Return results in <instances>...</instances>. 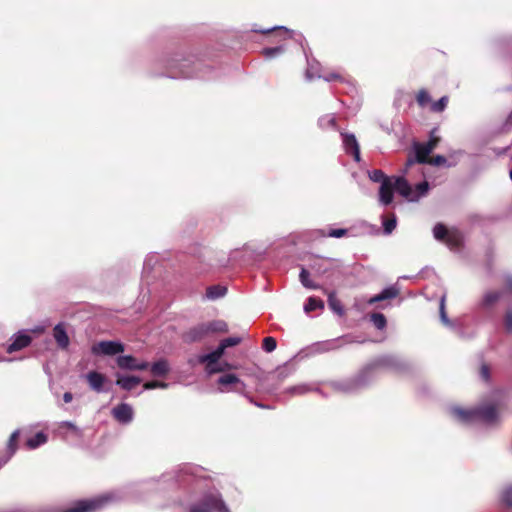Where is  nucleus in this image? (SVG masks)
I'll use <instances>...</instances> for the list:
<instances>
[{
    "label": "nucleus",
    "instance_id": "obj_26",
    "mask_svg": "<svg viewBox=\"0 0 512 512\" xmlns=\"http://www.w3.org/2000/svg\"><path fill=\"white\" fill-rule=\"evenodd\" d=\"M324 308V302L316 297H309L307 299V302L304 305V311L306 313H310L316 309H323Z\"/></svg>",
    "mask_w": 512,
    "mask_h": 512
},
{
    "label": "nucleus",
    "instance_id": "obj_30",
    "mask_svg": "<svg viewBox=\"0 0 512 512\" xmlns=\"http://www.w3.org/2000/svg\"><path fill=\"white\" fill-rule=\"evenodd\" d=\"M20 431L15 430L9 437L7 443V449L9 452V456H12L18 449V439H19Z\"/></svg>",
    "mask_w": 512,
    "mask_h": 512
},
{
    "label": "nucleus",
    "instance_id": "obj_21",
    "mask_svg": "<svg viewBox=\"0 0 512 512\" xmlns=\"http://www.w3.org/2000/svg\"><path fill=\"white\" fill-rule=\"evenodd\" d=\"M150 371L154 376H165L169 372V364L166 360L161 359L150 367Z\"/></svg>",
    "mask_w": 512,
    "mask_h": 512
},
{
    "label": "nucleus",
    "instance_id": "obj_28",
    "mask_svg": "<svg viewBox=\"0 0 512 512\" xmlns=\"http://www.w3.org/2000/svg\"><path fill=\"white\" fill-rule=\"evenodd\" d=\"M416 102L421 108L426 107L428 104L431 105L432 100L429 92L426 89H420L416 94Z\"/></svg>",
    "mask_w": 512,
    "mask_h": 512
},
{
    "label": "nucleus",
    "instance_id": "obj_7",
    "mask_svg": "<svg viewBox=\"0 0 512 512\" xmlns=\"http://www.w3.org/2000/svg\"><path fill=\"white\" fill-rule=\"evenodd\" d=\"M256 32H259L261 34H266V35H269L270 38H271V42H276V41H285L287 39H290L292 38V31L285 28V27H282V26H279V27H272V28H268V29H259V30H255Z\"/></svg>",
    "mask_w": 512,
    "mask_h": 512
},
{
    "label": "nucleus",
    "instance_id": "obj_9",
    "mask_svg": "<svg viewBox=\"0 0 512 512\" xmlns=\"http://www.w3.org/2000/svg\"><path fill=\"white\" fill-rule=\"evenodd\" d=\"M112 415L118 422L127 424L133 419V409L129 404L121 403L112 409Z\"/></svg>",
    "mask_w": 512,
    "mask_h": 512
},
{
    "label": "nucleus",
    "instance_id": "obj_3",
    "mask_svg": "<svg viewBox=\"0 0 512 512\" xmlns=\"http://www.w3.org/2000/svg\"><path fill=\"white\" fill-rule=\"evenodd\" d=\"M454 412L457 417L465 422L482 420L491 423L497 418V409L492 404L483 405L471 410L457 408Z\"/></svg>",
    "mask_w": 512,
    "mask_h": 512
},
{
    "label": "nucleus",
    "instance_id": "obj_18",
    "mask_svg": "<svg viewBox=\"0 0 512 512\" xmlns=\"http://www.w3.org/2000/svg\"><path fill=\"white\" fill-rule=\"evenodd\" d=\"M141 383V378L137 376L119 377L116 384L126 391L132 390L135 386Z\"/></svg>",
    "mask_w": 512,
    "mask_h": 512
},
{
    "label": "nucleus",
    "instance_id": "obj_37",
    "mask_svg": "<svg viewBox=\"0 0 512 512\" xmlns=\"http://www.w3.org/2000/svg\"><path fill=\"white\" fill-rule=\"evenodd\" d=\"M283 52H284V47L282 45H279L276 47H271V48H264L262 50V54L268 59L274 58V57L282 54Z\"/></svg>",
    "mask_w": 512,
    "mask_h": 512
},
{
    "label": "nucleus",
    "instance_id": "obj_15",
    "mask_svg": "<svg viewBox=\"0 0 512 512\" xmlns=\"http://www.w3.org/2000/svg\"><path fill=\"white\" fill-rule=\"evenodd\" d=\"M323 292L328 297L329 308L337 315L343 316L345 314V310L340 299L337 298L336 292L328 291L327 289H323Z\"/></svg>",
    "mask_w": 512,
    "mask_h": 512
},
{
    "label": "nucleus",
    "instance_id": "obj_12",
    "mask_svg": "<svg viewBox=\"0 0 512 512\" xmlns=\"http://www.w3.org/2000/svg\"><path fill=\"white\" fill-rule=\"evenodd\" d=\"M394 185L392 179H385L379 189V199L382 204L389 205L393 201Z\"/></svg>",
    "mask_w": 512,
    "mask_h": 512
},
{
    "label": "nucleus",
    "instance_id": "obj_39",
    "mask_svg": "<svg viewBox=\"0 0 512 512\" xmlns=\"http://www.w3.org/2000/svg\"><path fill=\"white\" fill-rule=\"evenodd\" d=\"M369 178L373 182H380L381 184L385 181V179H390L387 177L382 170L375 169L369 173Z\"/></svg>",
    "mask_w": 512,
    "mask_h": 512
},
{
    "label": "nucleus",
    "instance_id": "obj_1",
    "mask_svg": "<svg viewBox=\"0 0 512 512\" xmlns=\"http://www.w3.org/2000/svg\"><path fill=\"white\" fill-rule=\"evenodd\" d=\"M203 68V61L191 52L175 53L165 60L166 74L171 78H193Z\"/></svg>",
    "mask_w": 512,
    "mask_h": 512
},
{
    "label": "nucleus",
    "instance_id": "obj_42",
    "mask_svg": "<svg viewBox=\"0 0 512 512\" xmlns=\"http://www.w3.org/2000/svg\"><path fill=\"white\" fill-rule=\"evenodd\" d=\"M241 342V338L239 337H228L221 341L220 346L223 347L225 351L226 348L236 346Z\"/></svg>",
    "mask_w": 512,
    "mask_h": 512
},
{
    "label": "nucleus",
    "instance_id": "obj_51",
    "mask_svg": "<svg viewBox=\"0 0 512 512\" xmlns=\"http://www.w3.org/2000/svg\"><path fill=\"white\" fill-rule=\"evenodd\" d=\"M342 77L339 74L331 73L327 76V80H340Z\"/></svg>",
    "mask_w": 512,
    "mask_h": 512
},
{
    "label": "nucleus",
    "instance_id": "obj_33",
    "mask_svg": "<svg viewBox=\"0 0 512 512\" xmlns=\"http://www.w3.org/2000/svg\"><path fill=\"white\" fill-rule=\"evenodd\" d=\"M429 189V184L427 181L418 183L415 187V194L412 192V195L410 197V201L417 200L420 196H423L427 193Z\"/></svg>",
    "mask_w": 512,
    "mask_h": 512
},
{
    "label": "nucleus",
    "instance_id": "obj_34",
    "mask_svg": "<svg viewBox=\"0 0 512 512\" xmlns=\"http://www.w3.org/2000/svg\"><path fill=\"white\" fill-rule=\"evenodd\" d=\"M501 502L507 508H512V485L507 486L502 490Z\"/></svg>",
    "mask_w": 512,
    "mask_h": 512
},
{
    "label": "nucleus",
    "instance_id": "obj_2",
    "mask_svg": "<svg viewBox=\"0 0 512 512\" xmlns=\"http://www.w3.org/2000/svg\"><path fill=\"white\" fill-rule=\"evenodd\" d=\"M231 512L219 491H207L201 500L190 506L189 512Z\"/></svg>",
    "mask_w": 512,
    "mask_h": 512
},
{
    "label": "nucleus",
    "instance_id": "obj_46",
    "mask_svg": "<svg viewBox=\"0 0 512 512\" xmlns=\"http://www.w3.org/2000/svg\"><path fill=\"white\" fill-rule=\"evenodd\" d=\"M396 227L395 219H388L384 222V230L386 233H391Z\"/></svg>",
    "mask_w": 512,
    "mask_h": 512
},
{
    "label": "nucleus",
    "instance_id": "obj_20",
    "mask_svg": "<svg viewBox=\"0 0 512 512\" xmlns=\"http://www.w3.org/2000/svg\"><path fill=\"white\" fill-rule=\"evenodd\" d=\"M463 237L457 229H451L444 243L450 248H459L462 245Z\"/></svg>",
    "mask_w": 512,
    "mask_h": 512
},
{
    "label": "nucleus",
    "instance_id": "obj_54",
    "mask_svg": "<svg viewBox=\"0 0 512 512\" xmlns=\"http://www.w3.org/2000/svg\"><path fill=\"white\" fill-rule=\"evenodd\" d=\"M508 120L510 123H512V112L510 113Z\"/></svg>",
    "mask_w": 512,
    "mask_h": 512
},
{
    "label": "nucleus",
    "instance_id": "obj_23",
    "mask_svg": "<svg viewBox=\"0 0 512 512\" xmlns=\"http://www.w3.org/2000/svg\"><path fill=\"white\" fill-rule=\"evenodd\" d=\"M47 440H48V437L45 433L38 432L34 437L29 438L26 441V446L29 449H35V448L39 447L40 445L45 444L47 442Z\"/></svg>",
    "mask_w": 512,
    "mask_h": 512
},
{
    "label": "nucleus",
    "instance_id": "obj_11",
    "mask_svg": "<svg viewBox=\"0 0 512 512\" xmlns=\"http://www.w3.org/2000/svg\"><path fill=\"white\" fill-rule=\"evenodd\" d=\"M32 342V337L27 333H18L14 336L13 341L7 347L8 353L20 351L28 347Z\"/></svg>",
    "mask_w": 512,
    "mask_h": 512
},
{
    "label": "nucleus",
    "instance_id": "obj_14",
    "mask_svg": "<svg viewBox=\"0 0 512 512\" xmlns=\"http://www.w3.org/2000/svg\"><path fill=\"white\" fill-rule=\"evenodd\" d=\"M90 388L96 392H101L105 383V376L97 371H90L86 375Z\"/></svg>",
    "mask_w": 512,
    "mask_h": 512
},
{
    "label": "nucleus",
    "instance_id": "obj_19",
    "mask_svg": "<svg viewBox=\"0 0 512 512\" xmlns=\"http://www.w3.org/2000/svg\"><path fill=\"white\" fill-rule=\"evenodd\" d=\"M416 161L419 164H427L430 161V153L423 143H415L414 144Z\"/></svg>",
    "mask_w": 512,
    "mask_h": 512
},
{
    "label": "nucleus",
    "instance_id": "obj_17",
    "mask_svg": "<svg viewBox=\"0 0 512 512\" xmlns=\"http://www.w3.org/2000/svg\"><path fill=\"white\" fill-rule=\"evenodd\" d=\"M393 185L394 190H396L403 197L410 200L412 195V187L404 177H395Z\"/></svg>",
    "mask_w": 512,
    "mask_h": 512
},
{
    "label": "nucleus",
    "instance_id": "obj_27",
    "mask_svg": "<svg viewBox=\"0 0 512 512\" xmlns=\"http://www.w3.org/2000/svg\"><path fill=\"white\" fill-rule=\"evenodd\" d=\"M205 324H206L208 334L214 333V332H227L228 331L227 324L221 320L212 321V322L205 323Z\"/></svg>",
    "mask_w": 512,
    "mask_h": 512
},
{
    "label": "nucleus",
    "instance_id": "obj_40",
    "mask_svg": "<svg viewBox=\"0 0 512 512\" xmlns=\"http://www.w3.org/2000/svg\"><path fill=\"white\" fill-rule=\"evenodd\" d=\"M277 347V342L275 340V338L273 337H265L263 339V344H262V348L266 351V352H273Z\"/></svg>",
    "mask_w": 512,
    "mask_h": 512
},
{
    "label": "nucleus",
    "instance_id": "obj_29",
    "mask_svg": "<svg viewBox=\"0 0 512 512\" xmlns=\"http://www.w3.org/2000/svg\"><path fill=\"white\" fill-rule=\"evenodd\" d=\"M450 230L451 229H448L444 224L438 223L435 225V227L433 229V234L437 240L444 242L446 240L447 235L449 234Z\"/></svg>",
    "mask_w": 512,
    "mask_h": 512
},
{
    "label": "nucleus",
    "instance_id": "obj_43",
    "mask_svg": "<svg viewBox=\"0 0 512 512\" xmlns=\"http://www.w3.org/2000/svg\"><path fill=\"white\" fill-rule=\"evenodd\" d=\"M167 386H168L167 383L157 381V380L146 382L143 385L145 390H151V389H155V388H166Z\"/></svg>",
    "mask_w": 512,
    "mask_h": 512
},
{
    "label": "nucleus",
    "instance_id": "obj_45",
    "mask_svg": "<svg viewBox=\"0 0 512 512\" xmlns=\"http://www.w3.org/2000/svg\"><path fill=\"white\" fill-rule=\"evenodd\" d=\"M446 163V158L442 155H437L434 157H430V161L427 164H431L434 166H440Z\"/></svg>",
    "mask_w": 512,
    "mask_h": 512
},
{
    "label": "nucleus",
    "instance_id": "obj_50",
    "mask_svg": "<svg viewBox=\"0 0 512 512\" xmlns=\"http://www.w3.org/2000/svg\"><path fill=\"white\" fill-rule=\"evenodd\" d=\"M73 399V394L71 392H65L63 395V400L65 403H70Z\"/></svg>",
    "mask_w": 512,
    "mask_h": 512
},
{
    "label": "nucleus",
    "instance_id": "obj_24",
    "mask_svg": "<svg viewBox=\"0 0 512 512\" xmlns=\"http://www.w3.org/2000/svg\"><path fill=\"white\" fill-rule=\"evenodd\" d=\"M223 354H224L223 347H221L219 345L217 347V349H215L213 352H211L209 354H206V355H203L200 358V361L201 362H207L208 364H214V363L218 362V360L222 357Z\"/></svg>",
    "mask_w": 512,
    "mask_h": 512
},
{
    "label": "nucleus",
    "instance_id": "obj_13",
    "mask_svg": "<svg viewBox=\"0 0 512 512\" xmlns=\"http://www.w3.org/2000/svg\"><path fill=\"white\" fill-rule=\"evenodd\" d=\"M53 337H54L57 345L61 349H67L68 348L70 340H69L68 334H67V332L65 330V327H64V325L62 323L57 324L53 328Z\"/></svg>",
    "mask_w": 512,
    "mask_h": 512
},
{
    "label": "nucleus",
    "instance_id": "obj_36",
    "mask_svg": "<svg viewBox=\"0 0 512 512\" xmlns=\"http://www.w3.org/2000/svg\"><path fill=\"white\" fill-rule=\"evenodd\" d=\"M238 383H240V380L234 374H225L218 379V384L220 386H229V385L238 384Z\"/></svg>",
    "mask_w": 512,
    "mask_h": 512
},
{
    "label": "nucleus",
    "instance_id": "obj_55",
    "mask_svg": "<svg viewBox=\"0 0 512 512\" xmlns=\"http://www.w3.org/2000/svg\"><path fill=\"white\" fill-rule=\"evenodd\" d=\"M212 371H213V372H220V371H222V369H214V370H212Z\"/></svg>",
    "mask_w": 512,
    "mask_h": 512
},
{
    "label": "nucleus",
    "instance_id": "obj_5",
    "mask_svg": "<svg viewBox=\"0 0 512 512\" xmlns=\"http://www.w3.org/2000/svg\"><path fill=\"white\" fill-rule=\"evenodd\" d=\"M104 505V500L101 498H94L88 500H80L74 503L73 506L62 510L61 512H96Z\"/></svg>",
    "mask_w": 512,
    "mask_h": 512
},
{
    "label": "nucleus",
    "instance_id": "obj_6",
    "mask_svg": "<svg viewBox=\"0 0 512 512\" xmlns=\"http://www.w3.org/2000/svg\"><path fill=\"white\" fill-rule=\"evenodd\" d=\"M117 365L120 369L124 370H147L150 365L148 362H138V360L131 355L118 356L116 359Z\"/></svg>",
    "mask_w": 512,
    "mask_h": 512
},
{
    "label": "nucleus",
    "instance_id": "obj_56",
    "mask_svg": "<svg viewBox=\"0 0 512 512\" xmlns=\"http://www.w3.org/2000/svg\"><path fill=\"white\" fill-rule=\"evenodd\" d=\"M185 474H190V472L188 471V469H187V470H185ZM192 474H193V473L191 472V475H192Z\"/></svg>",
    "mask_w": 512,
    "mask_h": 512
},
{
    "label": "nucleus",
    "instance_id": "obj_16",
    "mask_svg": "<svg viewBox=\"0 0 512 512\" xmlns=\"http://www.w3.org/2000/svg\"><path fill=\"white\" fill-rule=\"evenodd\" d=\"M399 294V290L395 287H388V288H385L381 293L371 297L367 303L369 305H373V304H376L380 301H384V300H389V299H393V298H396Z\"/></svg>",
    "mask_w": 512,
    "mask_h": 512
},
{
    "label": "nucleus",
    "instance_id": "obj_52",
    "mask_svg": "<svg viewBox=\"0 0 512 512\" xmlns=\"http://www.w3.org/2000/svg\"><path fill=\"white\" fill-rule=\"evenodd\" d=\"M416 162H417V161H416V157H415V158H411V157H409V158L407 159V162H406V167H410V166H412V165H413L414 163H416Z\"/></svg>",
    "mask_w": 512,
    "mask_h": 512
},
{
    "label": "nucleus",
    "instance_id": "obj_38",
    "mask_svg": "<svg viewBox=\"0 0 512 512\" xmlns=\"http://www.w3.org/2000/svg\"><path fill=\"white\" fill-rule=\"evenodd\" d=\"M319 125L324 128H336V118L333 115H326L319 119Z\"/></svg>",
    "mask_w": 512,
    "mask_h": 512
},
{
    "label": "nucleus",
    "instance_id": "obj_44",
    "mask_svg": "<svg viewBox=\"0 0 512 512\" xmlns=\"http://www.w3.org/2000/svg\"><path fill=\"white\" fill-rule=\"evenodd\" d=\"M504 327L508 333H512V310H507L505 313Z\"/></svg>",
    "mask_w": 512,
    "mask_h": 512
},
{
    "label": "nucleus",
    "instance_id": "obj_49",
    "mask_svg": "<svg viewBox=\"0 0 512 512\" xmlns=\"http://www.w3.org/2000/svg\"><path fill=\"white\" fill-rule=\"evenodd\" d=\"M440 314H441V319L444 323H448V319H447V316H446V313H445V307H444V300L442 299L441 301V305H440Z\"/></svg>",
    "mask_w": 512,
    "mask_h": 512
},
{
    "label": "nucleus",
    "instance_id": "obj_47",
    "mask_svg": "<svg viewBox=\"0 0 512 512\" xmlns=\"http://www.w3.org/2000/svg\"><path fill=\"white\" fill-rule=\"evenodd\" d=\"M346 234H347L346 229H332L328 233V236L334 237V238H340V237L345 236Z\"/></svg>",
    "mask_w": 512,
    "mask_h": 512
},
{
    "label": "nucleus",
    "instance_id": "obj_32",
    "mask_svg": "<svg viewBox=\"0 0 512 512\" xmlns=\"http://www.w3.org/2000/svg\"><path fill=\"white\" fill-rule=\"evenodd\" d=\"M502 296V293L499 291H489L485 294L483 298V306L490 307L495 304Z\"/></svg>",
    "mask_w": 512,
    "mask_h": 512
},
{
    "label": "nucleus",
    "instance_id": "obj_31",
    "mask_svg": "<svg viewBox=\"0 0 512 512\" xmlns=\"http://www.w3.org/2000/svg\"><path fill=\"white\" fill-rule=\"evenodd\" d=\"M448 102H449L448 96H443L438 101L431 103L430 111L434 112V113H441L446 109Z\"/></svg>",
    "mask_w": 512,
    "mask_h": 512
},
{
    "label": "nucleus",
    "instance_id": "obj_8",
    "mask_svg": "<svg viewBox=\"0 0 512 512\" xmlns=\"http://www.w3.org/2000/svg\"><path fill=\"white\" fill-rule=\"evenodd\" d=\"M208 335L206 324L202 323L186 331L182 338L186 343L198 342Z\"/></svg>",
    "mask_w": 512,
    "mask_h": 512
},
{
    "label": "nucleus",
    "instance_id": "obj_4",
    "mask_svg": "<svg viewBox=\"0 0 512 512\" xmlns=\"http://www.w3.org/2000/svg\"><path fill=\"white\" fill-rule=\"evenodd\" d=\"M124 350V344L119 341H100L91 347V353L95 356H114Z\"/></svg>",
    "mask_w": 512,
    "mask_h": 512
},
{
    "label": "nucleus",
    "instance_id": "obj_25",
    "mask_svg": "<svg viewBox=\"0 0 512 512\" xmlns=\"http://www.w3.org/2000/svg\"><path fill=\"white\" fill-rule=\"evenodd\" d=\"M301 284L308 289H321V287L310 280V273L305 268H302L299 274Z\"/></svg>",
    "mask_w": 512,
    "mask_h": 512
},
{
    "label": "nucleus",
    "instance_id": "obj_41",
    "mask_svg": "<svg viewBox=\"0 0 512 512\" xmlns=\"http://www.w3.org/2000/svg\"><path fill=\"white\" fill-rule=\"evenodd\" d=\"M434 133H435V130H433V131L430 133V138H429V140H428L426 143H423V144H424V146H425L429 151H431V152H432V151L437 147V145H438V143H439V141H440V138H439V137H437V136H435V135H434Z\"/></svg>",
    "mask_w": 512,
    "mask_h": 512
},
{
    "label": "nucleus",
    "instance_id": "obj_48",
    "mask_svg": "<svg viewBox=\"0 0 512 512\" xmlns=\"http://www.w3.org/2000/svg\"><path fill=\"white\" fill-rule=\"evenodd\" d=\"M480 375L483 380L488 381L490 379V369L489 366L483 364L480 369Z\"/></svg>",
    "mask_w": 512,
    "mask_h": 512
},
{
    "label": "nucleus",
    "instance_id": "obj_35",
    "mask_svg": "<svg viewBox=\"0 0 512 512\" xmlns=\"http://www.w3.org/2000/svg\"><path fill=\"white\" fill-rule=\"evenodd\" d=\"M371 321L373 325L379 330L384 329L387 325L386 317L382 313H373L371 315Z\"/></svg>",
    "mask_w": 512,
    "mask_h": 512
},
{
    "label": "nucleus",
    "instance_id": "obj_57",
    "mask_svg": "<svg viewBox=\"0 0 512 512\" xmlns=\"http://www.w3.org/2000/svg\"><path fill=\"white\" fill-rule=\"evenodd\" d=\"M510 176H511V179H512V170H511V172H510Z\"/></svg>",
    "mask_w": 512,
    "mask_h": 512
},
{
    "label": "nucleus",
    "instance_id": "obj_53",
    "mask_svg": "<svg viewBox=\"0 0 512 512\" xmlns=\"http://www.w3.org/2000/svg\"><path fill=\"white\" fill-rule=\"evenodd\" d=\"M507 286L510 290H512V277L507 280Z\"/></svg>",
    "mask_w": 512,
    "mask_h": 512
},
{
    "label": "nucleus",
    "instance_id": "obj_22",
    "mask_svg": "<svg viewBox=\"0 0 512 512\" xmlns=\"http://www.w3.org/2000/svg\"><path fill=\"white\" fill-rule=\"evenodd\" d=\"M227 293V288L221 285H212L206 289V296L211 300L223 297Z\"/></svg>",
    "mask_w": 512,
    "mask_h": 512
},
{
    "label": "nucleus",
    "instance_id": "obj_10",
    "mask_svg": "<svg viewBox=\"0 0 512 512\" xmlns=\"http://www.w3.org/2000/svg\"><path fill=\"white\" fill-rule=\"evenodd\" d=\"M346 153L351 154L356 162L360 161V149L354 134L342 133Z\"/></svg>",
    "mask_w": 512,
    "mask_h": 512
}]
</instances>
